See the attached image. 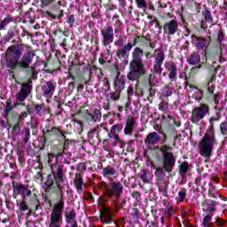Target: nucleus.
Masks as SVG:
<instances>
[{
	"label": "nucleus",
	"mask_w": 227,
	"mask_h": 227,
	"mask_svg": "<svg viewBox=\"0 0 227 227\" xmlns=\"http://www.w3.org/2000/svg\"><path fill=\"white\" fill-rule=\"evenodd\" d=\"M131 197L136 200V201H141V193H139V192H133Z\"/></svg>",
	"instance_id": "obj_60"
},
{
	"label": "nucleus",
	"mask_w": 227,
	"mask_h": 227,
	"mask_svg": "<svg viewBox=\"0 0 227 227\" xmlns=\"http://www.w3.org/2000/svg\"><path fill=\"white\" fill-rule=\"evenodd\" d=\"M14 192L16 194L21 196L22 200H26V198H29L31 194H33V192L29 190L28 186L24 185L22 184H17L16 185L13 184Z\"/></svg>",
	"instance_id": "obj_18"
},
{
	"label": "nucleus",
	"mask_w": 227,
	"mask_h": 227,
	"mask_svg": "<svg viewBox=\"0 0 227 227\" xmlns=\"http://www.w3.org/2000/svg\"><path fill=\"white\" fill-rule=\"evenodd\" d=\"M21 136L23 143L25 145H27V143H29V139L31 138V130L29 129V128H24Z\"/></svg>",
	"instance_id": "obj_31"
},
{
	"label": "nucleus",
	"mask_w": 227,
	"mask_h": 227,
	"mask_svg": "<svg viewBox=\"0 0 227 227\" xmlns=\"http://www.w3.org/2000/svg\"><path fill=\"white\" fill-rule=\"evenodd\" d=\"M103 176H114L115 175H118V170L114 168V167L107 166L103 168L102 170Z\"/></svg>",
	"instance_id": "obj_27"
},
{
	"label": "nucleus",
	"mask_w": 227,
	"mask_h": 227,
	"mask_svg": "<svg viewBox=\"0 0 227 227\" xmlns=\"http://www.w3.org/2000/svg\"><path fill=\"white\" fill-rule=\"evenodd\" d=\"M153 58H154L153 72L158 75H162V65H164V60L166 59V53H164V50L162 48H158L154 50V54H153Z\"/></svg>",
	"instance_id": "obj_12"
},
{
	"label": "nucleus",
	"mask_w": 227,
	"mask_h": 227,
	"mask_svg": "<svg viewBox=\"0 0 227 227\" xmlns=\"http://www.w3.org/2000/svg\"><path fill=\"white\" fill-rule=\"evenodd\" d=\"M22 127H24V122H20L14 119L12 129V136H20V130Z\"/></svg>",
	"instance_id": "obj_26"
},
{
	"label": "nucleus",
	"mask_w": 227,
	"mask_h": 227,
	"mask_svg": "<svg viewBox=\"0 0 227 227\" xmlns=\"http://www.w3.org/2000/svg\"><path fill=\"white\" fill-rule=\"evenodd\" d=\"M191 40H192V45L196 48L197 51H204V61H207V55L208 52V46L210 45L212 42V37L211 36H198L196 35H191Z\"/></svg>",
	"instance_id": "obj_10"
},
{
	"label": "nucleus",
	"mask_w": 227,
	"mask_h": 227,
	"mask_svg": "<svg viewBox=\"0 0 227 227\" xmlns=\"http://www.w3.org/2000/svg\"><path fill=\"white\" fill-rule=\"evenodd\" d=\"M212 215H214L213 214L207 215L203 218L202 220L203 227H214V223H212Z\"/></svg>",
	"instance_id": "obj_37"
},
{
	"label": "nucleus",
	"mask_w": 227,
	"mask_h": 227,
	"mask_svg": "<svg viewBox=\"0 0 227 227\" xmlns=\"http://www.w3.org/2000/svg\"><path fill=\"white\" fill-rule=\"evenodd\" d=\"M86 118L88 121L97 123V121H100L102 120V113L100 110L95 108L92 112H87Z\"/></svg>",
	"instance_id": "obj_20"
},
{
	"label": "nucleus",
	"mask_w": 227,
	"mask_h": 227,
	"mask_svg": "<svg viewBox=\"0 0 227 227\" xmlns=\"http://www.w3.org/2000/svg\"><path fill=\"white\" fill-rule=\"evenodd\" d=\"M33 91V80H28L27 82L21 84V89L18 93H16V103L14 107H19V106H25L27 114H33V109L31 106L24 104L23 102L29 97L30 93Z\"/></svg>",
	"instance_id": "obj_6"
},
{
	"label": "nucleus",
	"mask_w": 227,
	"mask_h": 227,
	"mask_svg": "<svg viewBox=\"0 0 227 227\" xmlns=\"http://www.w3.org/2000/svg\"><path fill=\"white\" fill-rule=\"evenodd\" d=\"M201 59V57L200 56V54L196 53V52H192L190 57L187 59V61L189 63V65H198V63H200Z\"/></svg>",
	"instance_id": "obj_30"
},
{
	"label": "nucleus",
	"mask_w": 227,
	"mask_h": 227,
	"mask_svg": "<svg viewBox=\"0 0 227 227\" xmlns=\"http://www.w3.org/2000/svg\"><path fill=\"white\" fill-rule=\"evenodd\" d=\"M203 16L206 22H209V23L214 22V20L212 18V12L207 7H205V10L203 12Z\"/></svg>",
	"instance_id": "obj_42"
},
{
	"label": "nucleus",
	"mask_w": 227,
	"mask_h": 227,
	"mask_svg": "<svg viewBox=\"0 0 227 227\" xmlns=\"http://www.w3.org/2000/svg\"><path fill=\"white\" fill-rule=\"evenodd\" d=\"M54 128V126H51V124H48L45 126V133H44V142L47 141V137L51 136V132L52 130V129Z\"/></svg>",
	"instance_id": "obj_51"
},
{
	"label": "nucleus",
	"mask_w": 227,
	"mask_h": 227,
	"mask_svg": "<svg viewBox=\"0 0 227 227\" xmlns=\"http://www.w3.org/2000/svg\"><path fill=\"white\" fill-rule=\"evenodd\" d=\"M180 31L178 21L176 20H171L166 22L163 26V33L167 36H173Z\"/></svg>",
	"instance_id": "obj_14"
},
{
	"label": "nucleus",
	"mask_w": 227,
	"mask_h": 227,
	"mask_svg": "<svg viewBox=\"0 0 227 227\" xmlns=\"http://www.w3.org/2000/svg\"><path fill=\"white\" fill-rule=\"evenodd\" d=\"M106 195L107 198L113 201L116 208H121L125 200L120 201V199L123 195V184L120 182H114L107 185L105 190Z\"/></svg>",
	"instance_id": "obj_5"
},
{
	"label": "nucleus",
	"mask_w": 227,
	"mask_h": 227,
	"mask_svg": "<svg viewBox=\"0 0 227 227\" xmlns=\"http://www.w3.org/2000/svg\"><path fill=\"white\" fill-rule=\"evenodd\" d=\"M82 176H81V175L76 174L75 175V179H74V185L77 189V191H83V187H82Z\"/></svg>",
	"instance_id": "obj_33"
},
{
	"label": "nucleus",
	"mask_w": 227,
	"mask_h": 227,
	"mask_svg": "<svg viewBox=\"0 0 227 227\" xmlns=\"http://www.w3.org/2000/svg\"><path fill=\"white\" fill-rule=\"evenodd\" d=\"M61 136V137H64V139L67 138V137H65V132H63V130L59 129L57 127L53 126V129L51 131V136Z\"/></svg>",
	"instance_id": "obj_46"
},
{
	"label": "nucleus",
	"mask_w": 227,
	"mask_h": 227,
	"mask_svg": "<svg viewBox=\"0 0 227 227\" xmlns=\"http://www.w3.org/2000/svg\"><path fill=\"white\" fill-rule=\"evenodd\" d=\"M101 35L103 36L102 43L105 47L111 45L114 42V30L111 26H107L101 30Z\"/></svg>",
	"instance_id": "obj_16"
},
{
	"label": "nucleus",
	"mask_w": 227,
	"mask_h": 227,
	"mask_svg": "<svg viewBox=\"0 0 227 227\" xmlns=\"http://www.w3.org/2000/svg\"><path fill=\"white\" fill-rule=\"evenodd\" d=\"M134 125H136V120H134L133 117L129 116L124 128V134H126V136H132V132H134Z\"/></svg>",
	"instance_id": "obj_23"
},
{
	"label": "nucleus",
	"mask_w": 227,
	"mask_h": 227,
	"mask_svg": "<svg viewBox=\"0 0 227 227\" xmlns=\"http://www.w3.org/2000/svg\"><path fill=\"white\" fill-rule=\"evenodd\" d=\"M122 129H123V125L121 124H116L112 127V130L114 132H121Z\"/></svg>",
	"instance_id": "obj_62"
},
{
	"label": "nucleus",
	"mask_w": 227,
	"mask_h": 227,
	"mask_svg": "<svg viewBox=\"0 0 227 227\" xmlns=\"http://www.w3.org/2000/svg\"><path fill=\"white\" fill-rule=\"evenodd\" d=\"M40 125V122H38V120L35 118H31L30 127L33 130L32 134L35 136L36 134V129H38V126Z\"/></svg>",
	"instance_id": "obj_45"
},
{
	"label": "nucleus",
	"mask_w": 227,
	"mask_h": 227,
	"mask_svg": "<svg viewBox=\"0 0 227 227\" xmlns=\"http://www.w3.org/2000/svg\"><path fill=\"white\" fill-rule=\"evenodd\" d=\"M99 133H100V126H96L88 132V137H89V139H93V137H95V136H97V137H98Z\"/></svg>",
	"instance_id": "obj_39"
},
{
	"label": "nucleus",
	"mask_w": 227,
	"mask_h": 227,
	"mask_svg": "<svg viewBox=\"0 0 227 227\" xmlns=\"http://www.w3.org/2000/svg\"><path fill=\"white\" fill-rule=\"evenodd\" d=\"M215 201L214 200H207L206 202L207 208L204 209L207 214H212V212H215Z\"/></svg>",
	"instance_id": "obj_32"
},
{
	"label": "nucleus",
	"mask_w": 227,
	"mask_h": 227,
	"mask_svg": "<svg viewBox=\"0 0 227 227\" xmlns=\"http://www.w3.org/2000/svg\"><path fill=\"white\" fill-rule=\"evenodd\" d=\"M28 209H29V207H27V204L26 203V200H22L21 202L20 203V210H21V212H26Z\"/></svg>",
	"instance_id": "obj_58"
},
{
	"label": "nucleus",
	"mask_w": 227,
	"mask_h": 227,
	"mask_svg": "<svg viewBox=\"0 0 227 227\" xmlns=\"http://www.w3.org/2000/svg\"><path fill=\"white\" fill-rule=\"evenodd\" d=\"M206 88L207 90V92L209 95H214V91L215 90V85L214 83H211L210 82H207V84L206 85Z\"/></svg>",
	"instance_id": "obj_55"
},
{
	"label": "nucleus",
	"mask_w": 227,
	"mask_h": 227,
	"mask_svg": "<svg viewBox=\"0 0 227 227\" xmlns=\"http://www.w3.org/2000/svg\"><path fill=\"white\" fill-rule=\"evenodd\" d=\"M34 111L36 113L37 116H43V104H33Z\"/></svg>",
	"instance_id": "obj_38"
},
{
	"label": "nucleus",
	"mask_w": 227,
	"mask_h": 227,
	"mask_svg": "<svg viewBox=\"0 0 227 227\" xmlns=\"http://www.w3.org/2000/svg\"><path fill=\"white\" fill-rule=\"evenodd\" d=\"M100 219L105 224H111V223H113V211H111V208L105 207L100 215Z\"/></svg>",
	"instance_id": "obj_21"
},
{
	"label": "nucleus",
	"mask_w": 227,
	"mask_h": 227,
	"mask_svg": "<svg viewBox=\"0 0 227 227\" xmlns=\"http://www.w3.org/2000/svg\"><path fill=\"white\" fill-rule=\"evenodd\" d=\"M36 56L35 51H28L22 56V48L19 45L12 44L5 51V63L10 70H27L33 81H36V71L31 67L33 58Z\"/></svg>",
	"instance_id": "obj_2"
},
{
	"label": "nucleus",
	"mask_w": 227,
	"mask_h": 227,
	"mask_svg": "<svg viewBox=\"0 0 227 227\" xmlns=\"http://www.w3.org/2000/svg\"><path fill=\"white\" fill-rule=\"evenodd\" d=\"M226 220H223L222 218H216V224L217 226L223 227L224 224H226Z\"/></svg>",
	"instance_id": "obj_64"
},
{
	"label": "nucleus",
	"mask_w": 227,
	"mask_h": 227,
	"mask_svg": "<svg viewBox=\"0 0 227 227\" xmlns=\"http://www.w3.org/2000/svg\"><path fill=\"white\" fill-rule=\"evenodd\" d=\"M156 182L158 184V189L160 192L166 196L168 194V181H166V169L159 167L154 172Z\"/></svg>",
	"instance_id": "obj_13"
},
{
	"label": "nucleus",
	"mask_w": 227,
	"mask_h": 227,
	"mask_svg": "<svg viewBox=\"0 0 227 227\" xmlns=\"http://www.w3.org/2000/svg\"><path fill=\"white\" fill-rule=\"evenodd\" d=\"M189 171V163L187 161L182 162L179 166V174L185 175Z\"/></svg>",
	"instance_id": "obj_43"
},
{
	"label": "nucleus",
	"mask_w": 227,
	"mask_h": 227,
	"mask_svg": "<svg viewBox=\"0 0 227 227\" xmlns=\"http://www.w3.org/2000/svg\"><path fill=\"white\" fill-rule=\"evenodd\" d=\"M91 71L88 72V80L85 81V86H91L93 84V80H91Z\"/></svg>",
	"instance_id": "obj_61"
},
{
	"label": "nucleus",
	"mask_w": 227,
	"mask_h": 227,
	"mask_svg": "<svg viewBox=\"0 0 227 227\" xmlns=\"http://www.w3.org/2000/svg\"><path fill=\"white\" fill-rule=\"evenodd\" d=\"M19 35V30H17V27H13L8 29L7 34L4 37V40L6 42H10V40H12V38H15Z\"/></svg>",
	"instance_id": "obj_29"
},
{
	"label": "nucleus",
	"mask_w": 227,
	"mask_h": 227,
	"mask_svg": "<svg viewBox=\"0 0 227 227\" xmlns=\"http://www.w3.org/2000/svg\"><path fill=\"white\" fill-rule=\"evenodd\" d=\"M214 34L217 36V42L218 43H223V40H224V36H226V34H224V30H223V27L219 24H215L213 26Z\"/></svg>",
	"instance_id": "obj_22"
},
{
	"label": "nucleus",
	"mask_w": 227,
	"mask_h": 227,
	"mask_svg": "<svg viewBox=\"0 0 227 227\" xmlns=\"http://www.w3.org/2000/svg\"><path fill=\"white\" fill-rule=\"evenodd\" d=\"M142 40L143 42H145V45H149L151 49H155V43H152V40H150V38L143 36Z\"/></svg>",
	"instance_id": "obj_56"
},
{
	"label": "nucleus",
	"mask_w": 227,
	"mask_h": 227,
	"mask_svg": "<svg viewBox=\"0 0 227 227\" xmlns=\"http://www.w3.org/2000/svg\"><path fill=\"white\" fill-rule=\"evenodd\" d=\"M45 14L49 17V20H56L58 19L59 20H61L63 19V16L65 15L63 10L60 11V13L59 16L54 15L52 12L46 11Z\"/></svg>",
	"instance_id": "obj_34"
},
{
	"label": "nucleus",
	"mask_w": 227,
	"mask_h": 227,
	"mask_svg": "<svg viewBox=\"0 0 227 227\" xmlns=\"http://www.w3.org/2000/svg\"><path fill=\"white\" fill-rule=\"evenodd\" d=\"M128 100L130 102L132 100V97H134V87L129 86L127 90Z\"/></svg>",
	"instance_id": "obj_57"
},
{
	"label": "nucleus",
	"mask_w": 227,
	"mask_h": 227,
	"mask_svg": "<svg viewBox=\"0 0 227 227\" xmlns=\"http://www.w3.org/2000/svg\"><path fill=\"white\" fill-rule=\"evenodd\" d=\"M121 93V90H116L114 91V92H111V93L109 94L110 98H108L106 99V101H107V102H110V100H114V101L120 100Z\"/></svg>",
	"instance_id": "obj_41"
},
{
	"label": "nucleus",
	"mask_w": 227,
	"mask_h": 227,
	"mask_svg": "<svg viewBox=\"0 0 227 227\" xmlns=\"http://www.w3.org/2000/svg\"><path fill=\"white\" fill-rule=\"evenodd\" d=\"M208 114H210V106L202 103L192 110L191 121L194 125H200V121H203V119Z\"/></svg>",
	"instance_id": "obj_11"
},
{
	"label": "nucleus",
	"mask_w": 227,
	"mask_h": 227,
	"mask_svg": "<svg viewBox=\"0 0 227 227\" xmlns=\"http://www.w3.org/2000/svg\"><path fill=\"white\" fill-rule=\"evenodd\" d=\"M54 91H56V82L52 81H48L41 86V95L44 98H52Z\"/></svg>",
	"instance_id": "obj_15"
},
{
	"label": "nucleus",
	"mask_w": 227,
	"mask_h": 227,
	"mask_svg": "<svg viewBox=\"0 0 227 227\" xmlns=\"http://www.w3.org/2000/svg\"><path fill=\"white\" fill-rule=\"evenodd\" d=\"M160 152H162V166L160 167L165 169L166 173H171L175 164H176V157L171 153V146L164 145Z\"/></svg>",
	"instance_id": "obj_9"
},
{
	"label": "nucleus",
	"mask_w": 227,
	"mask_h": 227,
	"mask_svg": "<svg viewBox=\"0 0 227 227\" xmlns=\"http://www.w3.org/2000/svg\"><path fill=\"white\" fill-rule=\"evenodd\" d=\"M220 132L222 136H227V121H223L221 122Z\"/></svg>",
	"instance_id": "obj_48"
},
{
	"label": "nucleus",
	"mask_w": 227,
	"mask_h": 227,
	"mask_svg": "<svg viewBox=\"0 0 227 227\" xmlns=\"http://www.w3.org/2000/svg\"><path fill=\"white\" fill-rule=\"evenodd\" d=\"M52 1L54 0H41V8H45L46 6H49Z\"/></svg>",
	"instance_id": "obj_63"
},
{
	"label": "nucleus",
	"mask_w": 227,
	"mask_h": 227,
	"mask_svg": "<svg viewBox=\"0 0 227 227\" xmlns=\"http://www.w3.org/2000/svg\"><path fill=\"white\" fill-rule=\"evenodd\" d=\"M54 100L56 101V102H58V105H57V112H56V115L57 116H61V114H62V113H63V106H63V103H61V101H58V100H56V98H54Z\"/></svg>",
	"instance_id": "obj_52"
},
{
	"label": "nucleus",
	"mask_w": 227,
	"mask_h": 227,
	"mask_svg": "<svg viewBox=\"0 0 227 227\" xmlns=\"http://www.w3.org/2000/svg\"><path fill=\"white\" fill-rule=\"evenodd\" d=\"M27 116V112H21L14 120H16V121H20V123H24V120Z\"/></svg>",
	"instance_id": "obj_50"
},
{
	"label": "nucleus",
	"mask_w": 227,
	"mask_h": 227,
	"mask_svg": "<svg viewBox=\"0 0 227 227\" xmlns=\"http://www.w3.org/2000/svg\"><path fill=\"white\" fill-rule=\"evenodd\" d=\"M192 98H194L197 102H200L203 98V90L200 89H196L192 95Z\"/></svg>",
	"instance_id": "obj_44"
},
{
	"label": "nucleus",
	"mask_w": 227,
	"mask_h": 227,
	"mask_svg": "<svg viewBox=\"0 0 227 227\" xmlns=\"http://www.w3.org/2000/svg\"><path fill=\"white\" fill-rule=\"evenodd\" d=\"M145 56V51L140 47H136L131 53V60L129 62V71L125 76L120 72L117 73V75L114 80V88L119 91H123L125 90V84L128 81L134 82H139V79L144 75H146L147 71L145 68V63L143 62V57Z\"/></svg>",
	"instance_id": "obj_1"
},
{
	"label": "nucleus",
	"mask_w": 227,
	"mask_h": 227,
	"mask_svg": "<svg viewBox=\"0 0 227 227\" xmlns=\"http://www.w3.org/2000/svg\"><path fill=\"white\" fill-rule=\"evenodd\" d=\"M67 24H69L70 27H74V24H75V16L70 15L67 20Z\"/></svg>",
	"instance_id": "obj_59"
},
{
	"label": "nucleus",
	"mask_w": 227,
	"mask_h": 227,
	"mask_svg": "<svg viewBox=\"0 0 227 227\" xmlns=\"http://www.w3.org/2000/svg\"><path fill=\"white\" fill-rule=\"evenodd\" d=\"M165 68L168 72V79L171 82H176V64L173 61H168L165 64Z\"/></svg>",
	"instance_id": "obj_19"
},
{
	"label": "nucleus",
	"mask_w": 227,
	"mask_h": 227,
	"mask_svg": "<svg viewBox=\"0 0 227 227\" xmlns=\"http://www.w3.org/2000/svg\"><path fill=\"white\" fill-rule=\"evenodd\" d=\"M63 208H65V200H63V194H61L59 201L51 211L48 227H61V224H63Z\"/></svg>",
	"instance_id": "obj_8"
},
{
	"label": "nucleus",
	"mask_w": 227,
	"mask_h": 227,
	"mask_svg": "<svg viewBox=\"0 0 227 227\" xmlns=\"http://www.w3.org/2000/svg\"><path fill=\"white\" fill-rule=\"evenodd\" d=\"M148 175H150V171L146 169H142L139 173V176L144 184H150V179L148 178Z\"/></svg>",
	"instance_id": "obj_35"
},
{
	"label": "nucleus",
	"mask_w": 227,
	"mask_h": 227,
	"mask_svg": "<svg viewBox=\"0 0 227 227\" xmlns=\"http://www.w3.org/2000/svg\"><path fill=\"white\" fill-rule=\"evenodd\" d=\"M67 153L65 147L55 146L54 153L47 154V164L51 169V174L48 175L47 180L44 183V192H51V189L57 187L59 191L63 190L61 184L65 181L63 179V165L59 164V159H64Z\"/></svg>",
	"instance_id": "obj_3"
},
{
	"label": "nucleus",
	"mask_w": 227,
	"mask_h": 227,
	"mask_svg": "<svg viewBox=\"0 0 227 227\" xmlns=\"http://www.w3.org/2000/svg\"><path fill=\"white\" fill-rule=\"evenodd\" d=\"M14 20H15V18H13L12 14L5 15V17L4 18V20L0 22V31L6 30V27L10 26V24H12V22H14Z\"/></svg>",
	"instance_id": "obj_24"
},
{
	"label": "nucleus",
	"mask_w": 227,
	"mask_h": 227,
	"mask_svg": "<svg viewBox=\"0 0 227 227\" xmlns=\"http://www.w3.org/2000/svg\"><path fill=\"white\" fill-rule=\"evenodd\" d=\"M222 116L219 112L215 113V117L209 118V127L207 129L204 137L199 142V153L204 159H210L214 152V146L217 145V138L215 137V131L214 130V121H219Z\"/></svg>",
	"instance_id": "obj_4"
},
{
	"label": "nucleus",
	"mask_w": 227,
	"mask_h": 227,
	"mask_svg": "<svg viewBox=\"0 0 227 227\" xmlns=\"http://www.w3.org/2000/svg\"><path fill=\"white\" fill-rule=\"evenodd\" d=\"M65 216L67 224H74V223H77V220H75L77 214L75 213L74 208H72L69 212L66 213Z\"/></svg>",
	"instance_id": "obj_25"
},
{
	"label": "nucleus",
	"mask_w": 227,
	"mask_h": 227,
	"mask_svg": "<svg viewBox=\"0 0 227 227\" xmlns=\"http://www.w3.org/2000/svg\"><path fill=\"white\" fill-rule=\"evenodd\" d=\"M114 45L118 47L116 56L117 58L124 63V65H129V58L130 57V51H132V42L125 43V39L123 36L120 35L115 41Z\"/></svg>",
	"instance_id": "obj_7"
},
{
	"label": "nucleus",
	"mask_w": 227,
	"mask_h": 227,
	"mask_svg": "<svg viewBox=\"0 0 227 227\" xmlns=\"http://www.w3.org/2000/svg\"><path fill=\"white\" fill-rule=\"evenodd\" d=\"M160 141V136H159V133L157 132H151L149 133L145 139V145L147 148V150H153V146L157 145Z\"/></svg>",
	"instance_id": "obj_17"
},
{
	"label": "nucleus",
	"mask_w": 227,
	"mask_h": 227,
	"mask_svg": "<svg viewBox=\"0 0 227 227\" xmlns=\"http://www.w3.org/2000/svg\"><path fill=\"white\" fill-rule=\"evenodd\" d=\"M143 95H144L143 89L139 88L137 84L135 88V97L137 98V100H139V98H141Z\"/></svg>",
	"instance_id": "obj_54"
},
{
	"label": "nucleus",
	"mask_w": 227,
	"mask_h": 227,
	"mask_svg": "<svg viewBox=\"0 0 227 227\" xmlns=\"http://www.w3.org/2000/svg\"><path fill=\"white\" fill-rule=\"evenodd\" d=\"M169 107V105L168 104V102H164L162 101L160 105H159V109L160 111H162V113H168V109Z\"/></svg>",
	"instance_id": "obj_53"
},
{
	"label": "nucleus",
	"mask_w": 227,
	"mask_h": 227,
	"mask_svg": "<svg viewBox=\"0 0 227 227\" xmlns=\"http://www.w3.org/2000/svg\"><path fill=\"white\" fill-rule=\"evenodd\" d=\"M174 88H173V82H169L168 84L165 85L162 90V95L166 98H168V97H171L173 95Z\"/></svg>",
	"instance_id": "obj_28"
},
{
	"label": "nucleus",
	"mask_w": 227,
	"mask_h": 227,
	"mask_svg": "<svg viewBox=\"0 0 227 227\" xmlns=\"http://www.w3.org/2000/svg\"><path fill=\"white\" fill-rule=\"evenodd\" d=\"M135 3L137 8H140L142 10H145V8L148 7V4H146V0H135Z\"/></svg>",
	"instance_id": "obj_49"
},
{
	"label": "nucleus",
	"mask_w": 227,
	"mask_h": 227,
	"mask_svg": "<svg viewBox=\"0 0 227 227\" xmlns=\"http://www.w3.org/2000/svg\"><path fill=\"white\" fill-rule=\"evenodd\" d=\"M185 198H187V189L182 188L178 192L177 203H183V201H185Z\"/></svg>",
	"instance_id": "obj_40"
},
{
	"label": "nucleus",
	"mask_w": 227,
	"mask_h": 227,
	"mask_svg": "<svg viewBox=\"0 0 227 227\" xmlns=\"http://www.w3.org/2000/svg\"><path fill=\"white\" fill-rule=\"evenodd\" d=\"M114 19H116L114 26V33H121V20H120V19H118V15H114L113 17V20H114Z\"/></svg>",
	"instance_id": "obj_36"
},
{
	"label": "nucleus",
	"mask_w": 227,
	"mask_h": 227,
	"mask_svg": "<svg viewBox=\"0 0 227 227\" xmlns=\"http://www.w3.org/2000/svg\"><path fill=\"white\" fill-rule=\"evenodd\" d=\"M130 215L133 217V219L135 221H137V219H139V217H141V214L139 213V209H137V207H133L131 209Z\"/></svg>",
	"instance_id": "obj_47"
}]
</instances>
